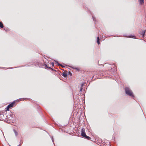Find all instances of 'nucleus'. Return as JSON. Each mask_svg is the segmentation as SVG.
I'll return each mask as SVG.
<instances>
[{
  "label": "nucleus",
  "mask_w": 146,
  "mask_h": 146,
  "mask_svg": "<svg viewBox=\"0 0 146 146\" xmlns=\"http://www.w3.org/2000/svg\"><path fill=\"white\" fill-rule=\"evenodd\" d=\"M51 138H52V141L53 142V137H52Z\"/></svg>",
  "instance_id": "obj_20"
},
{
  "label": "nucleus",
  "mask_w": 146,
  "mask_h": 146,
  "mask_svg": "<svg viewBox=\"0 0 146 146\" xmlns=\"http://www.w3.org/2000/svg\"><path fill=\"white\" fill-rule=\"evenodd\" d=\"M81 135L83 137H84L85 136H86V135L85 132V130L84 128H82L81 130Z\"/></svg>",
  "instance_id": "obj_3"
},
{
  "label": "nucleus",
  "mask_w": 146,
  "mask_h": 146,
  "mask_svg": "<svg viewBox=\"0 0 146 146\" xmlns=\"http://www.w3.org/2000/svg\"><path fill=\"white\" fill-rule=\"evenodd\" d=\"M82 89H83V88L82 87H81L80 88V92H82Z\"/></svg>",
  "instance_id": "obj_15"
},
{
  "label": "nucleus",
  "mask_w": 146,
  "mask_h": 146,
  "mask_svg": "<svg viewBox=\"0 0 146 146\" xmlns=\"http://www.w3.org/2000/svg\"><path fill=\"white\" fill-rule=\"evenodd\" d=\"M128 37L129 38H134L135 37V36H134L133 35H131L129 36Z\"/></svg>",
  "instance_id": "obj_13"
},
{
  "label": "nucleus",
  "mask_w": 146,
  "mask_h": 146,
  "mask_svg": "<svg viewBox=\"0 0 146 146\" xmlns=\"http://www.w3.org/2000/svg\"><path fill=\"white\" fill-rule=\"evenodd\" d=\"M84 85V84L83 83L81 85V87H82H82Z\"/></svg>",
  "instance_id": "obj_18"
},
{
  "label": "nucleus",
  "mask_w": 146,
  "mask_h": 146,
  "mask_svg": "<svg viewBox=\"0 0 146 146\" xmlns=\"http://www.w3.org/2000/svg\"><path fill=\"white\" fill-rule=\"evenodd\" d=\"M84 137H85V138L89 140L90 139V137L89 136H88L86 135V136H85Z\"/></svg>",
  "instance_id": "obj_11"
},
{
  "label": "nucleus",
  "mask_w": 146,
  "mask_h": 146,
  "mask_svg": "<svg viewBox=\"0 0 146 146\" xmlns=\"http://www.w3.org/2000/svg\"><path fill=\"white\" fill-rule=\"evenodd\" d=\"M15 102L14 101L12 102L11 104L8 105L6 108L7 110L8 111L9 108H12L14 104H15Z\"/></svg>",
  "instance_id": "obj_2"
},
{
  "label": "nucleus",
  "mask_w": 146,
  "mask_h": 146,
  "mask_svg": "<svg viewBox=\"0 0 146 146\" xmlns=\"http://www.w3.org/2000/svg\"><path fill=\"white\" fill-rule=\"evenodd\" d=\"M97 43L99 44H100V38L98 36L97 38Z\"/></svg>",
  "instance_id": "obj_7"
},
{
  "label": "nucleus",
  "mask_w": 146,
  "mask_h": 146,
  "mask_svg": "<svg viewBox=\"0 0 146 146\" xmlns=\"http://www.w3.org/2000/svg\"><path fill=\"white\" fill-rule=\"evenodd\" d=\"M13 131H14V132L15 133V135L16 136H17V135H18V133H17V132L16 130H15V129H14Z\"/></svg>",
  "instance_id": "obj_10"
},
{
  "label": "nucleus",
  "mask_w": 146,
  "mask_h": 146,
  "mask_svg": "<svg viewBox=\"0 0 146 146\" xmlns=\"http://www.w3.org/2000/svg\"><path fill=\"white\" fill-rule=\"evenodd\" d=\"M67 73H65L64 72H63L62 73V76H63L64 77H66L67 76Z\"/></svg>",
  "instance_id": "obj_6"
},
{
  "label": "nucleus",
  "mask_w": 146,
  "mask_h": 146,
  "mask_svg": "<svg viewBox=\"0 0 146 146\" xmlns=\"http://www.w3.org/2000/svg\"><path fill=\"white\" fill-rule=\"evenodd\" d=\"M125 92L126 94L131 97H133V92L129 88L126 87L125 88Z\"/></svg>",
  "instance_id": "obj_1"
},
{
  "label": "nucleus",
  "mask_w": 146,
  "mask_h": 146,
  "mask_svg": "<svg viewBox=\"0 0 146 146\" xmlns=\"http://www.w3.org/2000/svg\"><path fill=\"white\" fill-rule=\"evenodd\" d=\"M92 17L93 21L95 22V18L93 16H92Z\"/></svg>",
  "instance_id": "obj_14"
},
{
  "label": "nucleus",
  "mask_w": 146,
  "mask_h": 146,
  "mask_svg": "<svg viewBox=\"0 0 146 146\" xmlns=\"http://www.w3.org/2000/svg\"><path fill=\"white\" fill-rule=\"evenodd\" d=\"M45 66L46 67L48 68H50V67H48L47 66V65L46 64H45Z\"/></svg>",
  "instance_id": "obj_16"
},
{
  "label": "nucleus",
  "mask_w": 146,
  "mask_h": 146,
  "mask_svg": "<svg viewBox=\"0 0 146 146\" xmlns=\"http://www.w3.org/2000/svg\"><path fill=\"white\" fill-rule=\"evenodd\" d=\"M139 3L142 5L144 3V0H139Z\"/></svg>",
  "instance_id": "obj_8"
},
{
  "label": "nucleus",
  "mask_w": 146,
  "mask_h": 146,
  "mask_svg": "<svg viewBox=\"0 0 146 146\" xmlns=\"http://www.w3.org/2000/svg\"><path fill=\"white\" fill-rule=\"evenodd\" d=\"M0 27L1 28H3L4 27L3 24L2 22H0Z\"/></svg>",
  "instance_id": "obj_9"
},
{
  "label": "nucleus",
  "mask_w": 146,
  "mask_h": 146,
  "mask_svg": "<svg viewBox=\"0 0 146 146\" xmlns=\"http://www.w3.org/2000/svg\"><path fill=\"white\" fill-rule=\"evenodd\" d=\"M55 61L56 62V63L57 64L58 66H61L62 67H63V66L61 64L59 63L57 61Z\"/></svg>",
  "instance_id": "obj_12"
},
{
  "label": "nucleus",
  "mask_w": 146,
  "mask_h": 146,
  "mask_svg": "<svg viewBox=\"0 0 146 146\" xmlns=\"http://www.w3.org/2000/svg\"><path fill=\"white\" fill-rule=\"evenodd\" d=\"M51 65L52 66H54V63L53 62H52L51 63Z\"/></svg>",
  "instance_id": "obj_17"
},
{
  "label": "nucleus",
  "mask_w": 146,
  "mask_h": 146,
  "mask_svg": "<svg viewBox=\"0 0 146 146\" xmlns=\"http://www.w3.org/2000/svg\"><path fill=\"white\" fill-rule=\"evenodd\" d=\"M10 116L12 118H14L15 116V115L12 112L10 114Z\"/></svg>",
  "instance_id": "obj_5"
},
{
  "label": "nucleus",
  "mask_w": 146,
  "mask_h": 146,
  "mask_svg": "<svg viewBox=\"0 0 146 146\" xmlns=\"http://www.w3.org/2000/svg\"><path fill=\"white\" fill-rule=\"evenodd\" d=\"M145 30H141V31H140L139 32V34L142 35L143 36H144V35H145Z\"/></svg>",
  "instance_id": "obj_4"
},
{
  "label": "nucleus",
  "mask_w": 146,
  "mask_h": 146,
  "mask_svg": "<svg viewBox=\"0 0 146 146\" xmlns=\"http://www.w3.org/2000/svg\"><path fill=\"white\" fill-rule=\"evenodd\" d=\"M19 99L20 100H21V99ZM23 99H27V98H23Z\"/></svg>",
  "instance_id": "obj_21"
},
{
  "label": "nucleus",
  "mask_w": 146,
  "mask_h": 146,
  "mask_svg": "<svg viewBox=\"0 0 146 146\" xmlns=\"http://www.w3.org/2000/svg\"><path fill=\"white\" fill-rule=\"evenodd\" d=\"M69 74H70V75H72V73L70 72H69Z\"/></svg>",
  "instance_id": "obj_19"
}]
</instances>
